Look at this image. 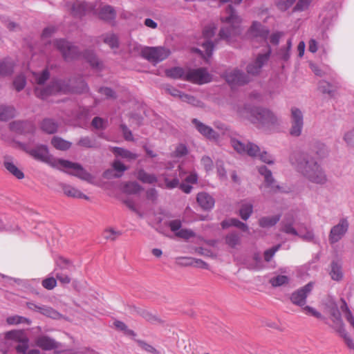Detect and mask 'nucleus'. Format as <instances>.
I'll return each instance as SVG.
<instances>
[{"mask_svg": "<svg viewBox=\"0 0 354 354\" xmlns=\"http://www.w3.org/2000/svg\"><path fill=\"white\" fill-rule=\"evenodd\" d=\"M25 151L35 160L47 163L54 168L88 182L93 180L91 174L87 172L80 164L53 158L49 153L46 145H40L35 147H27L25 148Z\"/></svg>", "mask_w": 354, "mask_h": 354, "instance_id": "nucleus-1", "label": "nucleus"}, {"mask_svg": "<svg viewBox=\"0 0 354 354\" xmlns=\"http://www.w3.org/2000/svg\"><path fill=\"white\" fill-rule=\"evenodd\" d=\"M290 161L299 172L310 183L324 185L328 182V177L322 167L315 160L309 159L303 153L294 152Z\"/></svg>", "mask_w": 354, "mask_h": 354, "instance_id": "nucleus-2", "label": "nucleus"}, {"mask_svg": "<svg viewBox=\"0 0 354 354\" xmlns=\"http://www.w3.org/2000/svg\"><path fill=\"white\" fill-rule=\"evenodd\" d=\"M237 113L261 129H270L280 124L279 118L268 109L244 104L237 107Z\"/></svg>", "mask_w": 354, "mask_h": 354, "instance_id": "nucleus-3", "label": "nucleus"}, {"mask_svg": "<svg viewBox=\"0 0 354 354\" xmlns=\"http://www.w3.org/2000/svg\"><path fill=\"white\" fill-rule=\"evenodd\" d=\"M33 80L38 86L35 88V95L41 99H46L48 95L59 93H66L70 91V86L62 80H53L46 87L43 84L49 78L48 70H44L41 73H32Z\"/></svg>", "mask_w": 354, "mask_h": 354, "instance_id": "nucleus-4", "label": "nucleus"}, {"mask_svg": "<svg viewBox=\"0 0 354 354\" xmlns=\"http://www.w3.org/2000/svg\"><path fill=\"white\" fill-rule=\"evenodd\" d=\"M55 47L62 53L66 61L74 59L83 58L88 62L93 68H100L101 63L92 50H86L80 53L77 48L65 39H57L54 41Z\"/></svg>", "mask_w": 354, "mask_h": 354, "instance_id": "nucleus-5", "label": "nucleus"}, {"mask_svg": "<svg viewBox=\"0 0 354 354\" xmlns=\"http://www.w3.org/2000/svg\"><path fill=\"white\" fill-rule=\"evenodd\" d=\"M226 16L222 17V21L229 26L222 28L219 32L221 39L225 40L229 44H232L237 40L241 32L240 26L241 18L236 15L232 5H228L225 10Z\"/></svg>", "mask_w": 354, "mask_h": 354, "instance_id": "nucleus-6", "label": "nucleus"}, {"mask_svg": "<svg viewBox=\"0 0 354 354\" xmlns=\"http://www.w3.org/2000/svg\"><path fill=\"white\" fill-rule=\"evenodd\" d=\"M295 220L292 216H286L281 223V231L287 234L300 237L305 241L317 243L313 231L304 225H301L297 230L294 227Z\"/></svg>", "mask_w": 354, "mask_h": 354, "instance_id": "nucleus-7", "label": "nucleus"}, {"mask_svg": "<svg viewBox=\"0 0 354 354\" xmlns=\"http://www.w3.org/2000/svg\"><path fill=\"white\" fill-rule=\"evenodd\" d=\"M230 143L234 149L240 154L246 153L252 157L259 155V158L262 162L268 165L274 163L272 157L266 151L260 153L259 146L254 143L248 142L245 144L236 138H231Z\"/></svg>", "mask_w": 354, "mask_h": 354, "instance_id": "nucleus-8", "label": "nucleus"}, {"mask_svg": "<svg viewBox=\"0 0 354 354\" xmlns=\"http://www.w3.org/2000/svg\"><path fill=\"white\" fill-rule=\"evenodd\" d=\"M215 30L216 27L213 24L205 26L203 30V36L197 41V44L201 46L203 50L193 48V50L198 53L206 62L210 58L214 51V44L210 39L214 35Z\"/></svg>", "mask_w": 354, "mask_h": 354, "instance_id": "nucleus-9", "label": "nucleus"}, {"mask_svg": "<svg viewBox=\"0 0 354 354\" xmlns=\"http://www.w3.org/2000/svg\"><path fill=\"white\" fill-rule=\"evenodd\" d=\"M178 78L201 85L210 82L212 80V75L205 68L185 71L182 68L178 67Z\"/></svg>", "mask_w": 354, "mask_h": 354, "instance_id": "nucleus-10", "label": "nucleus"}, {"mask_svg": "<svg viewBox=\"0 0 354 354\" xmlns=\"http://www.w3.org/2000/svg\"><path fill=\"white\" fill-rule=\"evenodd\" d=\"M8 339H12L15 342V349L18 354H40V351L36 348L29 349V339L21 331H10L6 335Z\"/></svg>", "mask_w": 354, "mask_h": 354, "instance_id": "nucleus-11", "label": "nucleus"}, {"mask_svg": "<svg viewBox=\"0 0 354 354\" xmlns=\"http://www.w3.org/2000/svg\"><path fill=\"white\" fill-rule=\"evenodd\" d=\"M170 51L162 46H145L141 49V55L150 62L156 64L165 59Z\"/></svg>", "mask_w": 354, "mask_h": 354, "instance_id": "nucleus-12", "label": "nucleus"}, {"mask_svg": "<svg viewBox=\"0 0 354 354\" xmlns=\"http://www.w3.org/2000/svg\"><path fill=\"white\" fill-rule=\"evenodd\" d=\"M290 134L294 137L299 136L304 127V115L297 107L293 106L290 109Z\"/></svg>", "mask_w": 354, "mask_h": 354, "instance_id": "nucleus-13", "label": "nucleus"}, {"mask_svg": "<svg viewBox=\"0 0 354 354\" xmlns=\"http://www.w3.org/2000/svg\"><path fill=\"white\" fill-rule=\"evenodd\" d=\"M349 228V222L346 217L341 218L337 224L335 225L330 231L328 240L331 244L339 241L347 233Z\"/></svg>", "mask_w": 354, "mask_h": 354, "instance_id": "nucleus-14", "label": "nucleus"}, {"mask_svg": "<svg viewBox=\"0 0 354 354\" xmlns=\"http://www.w3.org/2000/svg\"><path fill=\"white\" fill-rule=\"evenodd\" d=\"M259 174L263 178L264 182L261 188L263 187L270 189V192L277 193L281 192V187L277 184L275 179L272 176V171L266 166L258 167Z\"/></svg>", "mask_w": 354, "mask_h": 354, "instance_id": "nucleus-15", "label": "nucleus"}, {"mask_svg": "<svg viewBox=\"0 0 354 354\" xmlns=\"http://www.w3.org/2000/svg\"><path fill=\"white\" fill-rule=\"evenodd\" d=\"M314 286L313 282H309L304 287L292 293L290 300L295 305L303 307L306 305V298L311 292Z\"/></svg>", "mask_w": 354, "mask_h": 354, "instance_id": "nucleus-16", "label": "nucleus"}, {"mask_svg": "<svg viewBox=\"0 0 354 354\" xmlns=\"http://www.w3.org/2000/svg\"><path fill=\"white\" fill-rule=\"evenodd\" d=\"M225 78L232 86L243 85L250 82V78L239 69L226 71Z\"/></svg>", "mask_w": 354, "mask_h": 354, "instance_id": "nucleus-17", "label": "nucleus"}, {"mask_svg": "<svg viewBox=\"0 0 354 354\" xmlns=\"http://www.w3.org/2000/svg\"><path fill=\"white\" fill-rule=\"evenodd\" d=\"M197 131L209 140L216 141L219 138V134L216 132L211 127L204 124L196 118L192 121Z\"/></svg>", "mask_w": 354, "mask_h": 354, "instance_id": "nucleus-18", "label": "nucleus"}, {"mask_svg": "<svg viewBox=\"0 0 354 354\" xmlns=\"http://www.w3.org/2000/svg\"><path fill=\"white\" fill-rule=\"evenodd\" d=\"M71 265V262L63 257H59L56 260L55 277L62 284H68L71 282V278L62 272H59L58 268L60 270H67L69 269Z\"/></svg>", "mask_w": 354, "mask_h": 354, "instance_id": "nucleus-19", "label": "nucleus"}, {"mask_svg": "<svg viewBox=\"0 0 354 354\" xmlns=\"http://www.w3.org/2000/svg\"><path fill=\"white\" fill-rule=\"evenodd\" d=\"M35 344L44 351L57 349L60 346V343L46 335H40L36 337Z\"/></svg>", "mask_w": 354, "mask_h": 354, "instance_id": "nucleus-20", "label": "nucleus"}, {"mask_svg": "<svg viewBox=\"0 0 354 354\" xmlns=\"http://www.w3.org/2000/svg\"><path fill=\"white\" fill-rule=\"evenodd\" d=\"M248 34L250 37L259 39L261 41L266 42L269 30L259 22L254 21Z\"/></svg>", "mask_w": 354, "mask_h": 354, "instance_id": "nucleus-21", "label": "nucleus"}, {"mask_svg": "<svg viewBox=\"0 0 354 354\" xmlns=\"http://www.w3.org/2000/svg\"><path fill=\"white\" fill-rule=\"evenodd\" d=\"M27 306L30 310L39 312L41 314L54 319H58L61 317V314L59 312L47 306L37 305L32 302H28L27 303Z\"/></svg>", "mask_w": 354, "mask_h": 354, "instance_id": "nucleus-22", "label": "nucleus"}, {"mask_svg": "<svg viewBox=\"0 0 354 354\" xmlns=\"http://www.w3.org/2000/svg\"><path fill=\"white\" fill-rule=\"evenodd\" d=\"M270 52L259 55L257 59L248 65L247 72L251 75H257L260 73L263 66L268 62Z\"/></svg>", "mask_w": 354, "mask_h": 354, "instance_id": "nucleus-23", "label": "nucleus"}, {"mask_svg": "<svg viewBox=\"0 0 354 354\" xmlns=\"http://www.w3.org/2000/svg\"><path fill=\"white\" fill-rule=\"evenodd\" d=\"M196 201L200 207L204 210H210L214 207L215 200L208 193H198L196 197Z\"/></svg>", "mask_w": 354, "mask_h": 354, "instance_id": "nucleus-24", "label": "nucleus"}, {"mask_svg": "<svg viewBox=\"0 0 354 354\" xmlns=\"http://www.w3.org/2000/svg\"><path fill=\"white\" fill-rule=\"evenodd\" d=\"M10 129L20 134L32 132L33 127L31 122L25 121H15L10 124Z\"/></svg>", "mask_w": 354, "mask_h": 354, "instance_id": "nucleus-25", "label": "nucleus"}, {"mask_svg": "<svg viewBox=\"0 0 354 354\" xmlns=\"http://www.w3.org/2000/svg\"><path fill=\"white\" fill-rule=\"evenodd\" d=\"M59 186L64 194L68 197L84 198L86 200L88 199V197L86 195H85L80 190L73 187L71 185H68L66 183H60Z\"/></svg>", "mask_w": 354, "mask_h": 354, "instance_id": "nucleus-26", "label": "nucleus"}, {"mask_svg": "<svg viewBox=\"0 0 354 354\" xmlns=\"http://www.w3.org/2000/svg\"><path fill=\"white\" fill-rule=\"evenodd\" d=\"M198 180V176L195 173L189 174L185 178V182H183L181 184L178 183V188H180L183 192L186 194H189L191 192L192 189V185L196 184Z\"/></svg>", "mask_w": 354, "mask_h": 354, "instance_id": "nucleus-27", "label": "nucleus"}, {"mask_svg": "<svg viewBox=\"0 0 354 354\" xmlns=\"http://www.w3.org/2000/svg\"><path fill=\"white\" fill-rule=\"evenodd\" d=\"M221 225L223 229H226L230 227H236L243 232H248L249 230L248 226L245 223L234 218L225 219L221 222Z\"/></svg>", "mask_w": 354, "mask_h": 354, "instance_id": "nucleus-28", "label": "nucleus"}, {"mask_svg": "<svg viewBox=\"0 0 354 354\" xmlns=\"http://www.w3.org/2000/svg\"><path fill=\"white\" fill-rule=\"evenodd\" d=\"M3 164L6 169L17 179L24 178V173L14 164L10 157H6Z\"/></svg>", "mask_w": 354, "mask_h": 354, "instance_id": "nucleus-29", "label": "nucleus"}, {"mask_svg": "<svg viewBox=\"0 0 354 354\" xmlns=\"http://www.w3.org/2000/svg\"><path fill=\"white\" fill-rule=\"evenodd\" d=\"M281 214L274 216H263L259 221V224L261 227H271L275 225L280 220Z\"/></svg>", "mask_w": 354, "mask_h": 354, "instance_id": "nucleus-30", "label": "nucleus"}, {"mask_svg": "<svg viewBox=\"0 0 354 354\" xmlns=\"http://www.w3.org/2000/svg\"><path fill=\"white\" fill-rule=\"evenodd\" d=\"M225 240L229 247L235 248L241 244V236L238 232L232 231L225 236Z\"/></svg>", "mask_w": 354, "mask_h": 354, "instance_id": "nucleus-31", "label": "nucleus"}, {"mask_svg": "<svg viewBox=\"0 0 354 354\" xmlns=\"http://www.w3.org/2000/svg\"><path fill=\"white\" fill-rule=\"evenodd\" d=\"M14 68V63L10 58H6L0 62V75L6 76L11 75Z\"/></svg>", "mask_w": 354, "mask_h": 354, "instance_id": "nucleus-32", "label": "nucleus"}, {"mask_svg": "<svg viewBox=\"0 0 354 354\" xmlns=\"http://www.w3.org/2000/svg\"><path fill=\"white\" fill-rule=\"evenodd\" d=\"M15 115V109L11 106L0 105V120L7 121Z\"/></svg>", "mask_w": 354, "mask_h": 354, "instance_id": "nucleus-33", "label": "nucleus"}, {"mask_svg": "<svg viewBox=\"0 0 354 354\" xmlns=\"http://www.w3.org/2000/svg\"><path fill=\"white\" fill-rule=\"evenodd\" d=\"M178 99L182 102H187L188 104L197 107H202L203 106V103L201 102L199 100L196 99L195 97L183 93L178 91Z\"/></svg>", "mask_w": 354, "mask_h": 354, "instance_id": "nucleus-34", "label": "nucleus"}, {"mask_svg": "<svg viewBox=\"0 0 354 354\" xmlns=\"http://www.w3.org/2000/svg\"><path fill=\"white\" fill-rule=\"evenodd\" d=\"M330 275L333 280L339 281L342 279L343 272L342 270V265L339 263L337 261H333L331 263Z\"/></svg>", "mask_w": 354, "mask_h": 354, "instance_id": "nucleus-35", "label": "nucleus"}, {"mask_svg": "<svg viewBox=\"0 0 354 354\" xmlns=\"http://www.w3.org/2000/svg\"><path fill=\"white\" fill-rule=\"evenodd\" d=\"M113 152L118 156H120L122 158H125L128 160H135L137 158V154L123 148L114 147Z\"/></svg>", "mask_w": 354, "mask_h": 354, "instance_id": "nucleus-36", "label": "nucleus"}, {"mask_svg": "<svg viewBox=\"0 0 354 354\" xmlns=\"http://www.w3.org/2000/svg\"><path fill=\"white\" fill-rule=\"evenodd\" d=\"M252 204L244 202L241 205V208L239 209V215L243 220L247 221L252 214Z\"/></svg>", "mask_w": 354, "mask_h": 354, "instance_id": "nucleus-37", "label": "nucleus"}, {"mask_svg": "<svg viewBox=\"0 0 354 354\" xmlns=\"http://www.w3.org/2000/svg\"><path fill=\"white\" fill-rule=\"evenodd\" d=\"M100 17L104 20H112L115 17V12L113 8L111 6L102 7L100 12Z\"/></svg>", "mask_w": 354, "mask_h": 354, "instance_id": "nucleus-38", "label": "nucleus"}, {"mask_svg": "<svg viewBox=\"0 0 354 354\" xmlns=\"http://www.w3.org/2000/svg\"><path fill=\"white\" fill-rule=\"evenodd\" d=\"M41 129L50 134L54 133L57 129V124L51 119H44L41 123Z\"/></svg>", "mask_w": 354, "mask_h": 354, "instance_id": "nucleus-39", "label": "nucleus"}, {"mask_svg": "<svg viewBox=\"0 0 354 354\" xmlns=\"http://www.w3.org/2000/svg\"><path fill=\"white\" fill-rule=\"evenodd\" d=\"M141 186L136 182H129L124 185L122 191L129 194H135L140 192Z\"/></svg>", "mask_w": 354, "mask_h": 354, "instance_id": "nucleus-40", "label": "nucleus"}, {"mask_svg": "<svg viewBox=\"0 0 354 354\" xmlns=\"http://www.w3.org/2000/svg\"><path fill=\"white\" fill-rule=\"evenodd\" d=\"M77 145L86 148H97L99 147L96 139L88 136L81 138L79 140Z\"/></svg>", "mask_w": 354, "mask_h": 354, "instance_id": "nucleus-41", "label": "nucleus"}, {"mask_svg": "<svg viewBox=\"0 0 354 354\" xmlns=\"http://www.w3.org/2000/svg\"><path fill=\"white\" fill-rule=\"evenodd\" d=\"M51 143L55 148L59 150H66L69 149L71 145V142L58 137H54L51 140Z\"/></svg>", "mask_w": 354, "mask_h": 354, "instance_id": "nucleus-42", "label": "nucleus"}, {"mask_svg": "<svg viewBox=\"0 0 354 354\" xmlns=\"http://www.w3.org/2000/svg\"><path fill=\"white\" fill-rule=\"evenodd\" d=\"M103 41L109 45L112 49L118 47V39L117 36L113 33H108L102 36Z\"/></svg>", "mask_w": 354, "mask_h": 354, "instance_id": "nucleus-43", "label": "nucleus"}, {"mask_svg": "<svg viewBox=\"0 0 354 354\" xmlns=\"http://www.w3.org/2000/svg\"><path fill=\"white\" fill-rule=\"evenodd\" d=\"M160 222L172 233V235L177 236V221L160 218Z\"/></svg>", "mask_w": 354, "mask_h": 354, "instance_id": "nucleus-44", "label": "nucleus"}, {"mask_svg": "<svg viewBox=\"0 0 354 354\" xmlns=\"http://www.w3.org/2000/svg\"><path fill=\"white\" fill-rule=\"evenodd\" d=\"M138 178L145 183H153L156 181V177L153 174H149L144 170H140L138 172Z\"/></svg>", "mask_w": 354, "mask_h": 354, "instance_id": "nucleus-45", "label": "nucleus"}, {"mask_svg": "<svg viewBox=\"0 0 354 354\" xmlns=\"http://www.w3.org/2000/svg\"><path fill=\"white\" fill-rule=\"evenodd\" d=\"M72 12L75 15H83L86 9V5L84 2L75 1L72 5Z\"/></svg>", "mask_w": 354, "mask_h": 354, "instance_id": "nucleus-46", "label": "nucleus"}, {"mask_svg": "<svg viewBox=\"0 0 354 354\" xmlns=\"http://www.w3.org/2000/svg\"><path fill=\"white\" fill-rule=\"evenodd\" d=\"M289 278L285 275H277L270 279V283L274 287L281 286L288 283Z\"/></svg>", "mask_w": 354, "mask_h": 354, "instance_id": "nucleus-47", "label": "nucleus"}, {"mask_svg": "<svg viewBox=\"0 0 354 354\" xmlns=\"http://www.w3.org/2000/svg\"><path fill=\"white\" fill-rule=\"evenodd\" d=\"M188 153L189 151L185 145H178V162H180V158H185V159L189 160V162L192 161L193 156L189 155Z\"/></svg>", "mask_w": 354, "mask_h": 354, "instance_id": "nucleus-48", "label": "nucleus"}, {"mask_svg": "<svg viewBox=\"0 0 354 354\" xmlns=\"http://www.w3.org/2000/svg\"><path fill=\"white\" fill-rule=\"evenodd\" d=\"M201 164L203 167L206 172L212 171L214 168V163L212 158L208 156H203L201 159Z\"/></svg>", "mask_w": 354, "mask_h": 354, "instance_id": "nucleus-49", "label": "nucleus"}, {"mask_svg": "<svg viewBox=\"0 0 354 354\" xmlns=\"http://www.w3.org/2000/svg\"><path fill=\"white\" fill-rule=\"evenodd\" d=\"M120 231H115L113 229H107L103 232L102 236L104 239L115 241L119 236L121 235Z\"/></svg>", "mask_w": 354, "mask_h": 354, "instance_id": "nucleus-50", "label": "nucleus"}, {"mask_svg": "<svg viewBox=\"0 0 354 354\" xmlns=\"http://www.w3.org/2000/svg\"><path fill=\"white\" fill-rule=\"evenodd\" d=\"M26 77L23 74L17 75L14 80L13 84L17 91H21L26 86Z\"/></svg>", "mask_w": 354, "mask_h": 354, "instance_id": "nucleus-51", "label": "nucleus"}, {"mask_svg": "<svg viewBox=\"0 0 354 354\" xmlns=\"http://www.w3.org/2000/svg\"><path fill=\"white\" fill-rule=\"evenodd\" d=\"M188 260H189V262L186 263V264H189L190 266H194L196 268H199L207 269V270L209 269L208 264L201 259H189Z\"/></svg>", "mask_w": 354, "mask_h": 354, "instance_id": "nucleus-52", "label": "nucleus"}, {"mask_svg": "<svg viewBox=\"0 0 354 354\" xmlns=\"http://www.w3.org/2000/svg\"><path fill=\"white\" fill-rule=\"evenodd\" d=\"M113 167L114 170L119 174H115L113 176L115 177H120L122 176V172L127 169V168L124 166V165L119 160H115L113 163Z\"/></svg>", "mask_w": 354, "mask_h": 354, "instance_id": "nucleus-53", "label": "nucleus"}, {"mask_svg": "<svg viewBox=\"0 0 354 354\" xmlns=\"http://www.w3.org/2000/svg\"><path fill=\"white\" fill-rule=\"evenodd\" d=\"M318 88L323 93H326L328 95H331L333 93L332 86L328 82H319Z\"/></svg>", "mask_w": 354, "mask_h": 354, "instance_id": "nucleus-54", "label": "nucleus"}, {"mask_svg": "<svg viewBox=\"0 0 354 354\" xmlns=\"http://www.w3.org/2000/svg\"><path fill=\"white\" fill-rule=\"evenodd\" d=\"M114 326L117 329L124 331L127 335H134V332L132 330L129 329L126 324L122 322L115 321L114 322Z\"/></svg>", "mask_w": 354, "mask_h": 354, "instance_id": "nucleus-55", "label": "nucleus"}, {"mask_svg": "<svg viewBox=\"0 0 354 354\" xmlns=\"http://www.w3.org/2000/svg\"><path fill=\"white\" fill-rule=\"evenodd\" d=\"M344 140L348 147H354V128L345 133Z\"/></svg>", "mask_w": 354, "mask_h": 354, "instance_id": "nucleus-56", "label": "nucleus"}, {"mask_svg": "<svg viewBox=\"0 0 354 354\" xmlns=\"http://www.w3.org/2000/svg\"><path fill=\"white\" fill-rule=\"evenodd\" d=\"M194 236V233L190 230L180 229V224L178 221V238H183L189 239L191 237Z\"/></svg>", "mask_w": 354, "mask_h": 354, "instance_id": "nucleus-57", "label": "nucleus"}, {"mask_svg": "<svg viewBox=\"0 0 354 354\" xmlns=\"http://www.w3.org/2000/svg\"><path fill=\"white\" fill-rule=\"evenodd\" d=\"M340 335L344 338L346 345L351 349H354V342L351 338V337L348 335L346 331L344 328H341L339 330Z\"/></svg>", "mask_w": 354, "mask_h": 354, "instance_id": "nucleus-58", "label": "nucleus"}, {"mask_svg": "<svg viewBox=\"0 0 354 354\" xmlns=\"http://www.w3.org/2000/svg\"><path fill=\"white\" fill-rule=\"evenodd\" d=\"M106 121L100 117H95L92 120V126L97 129H104L106 128Z\"/></svg>", "mask_w": 354, "mask_h": 354, "instance_id": "nucleus-59", "label": "nucleus"}, {"mask_svg": "<svg viewBox=\"0 0 354 354\" xmlns=\"http://www.w3.org/2000/svg\"><path fill=\"white\" fill-rule=\"evenodd\" d=\"M303 310L305 312L306 315H312L318 319H323V317L319 312L317 311L315 308L309 306L305 305L304 306H303Z\"/></svg>", "mask_w": 354, "mask_h": 354, "instance_id": "nucleus-60", "label": "nucleus"}, {"mask_svg": "<svg viewBox=\"0 0 354 354\" xmlns=\"http://www.w3.org/2000/svg\"><path fill=\"white\" fill-rule=\"evenodd\" d=\"M312 0H299L295 7V11H303L307 9Z\"/></svg>", "mask_w": 354, "mask_h": 354, "instance_id": "nucleus-61", "label": "nucleus"}, {"mask_svg": "<svg viewBox=\"0 0 354 354\" xmlns=\"http://www.w3.org/2000/svg\"><path fill=\"white\" fill-rule=\"evenodd\" d=\"M57 285V281L54 277L45 279L42 281V286L48 290L53 289Z\"/></svg>", "mask_w": 354, "mask_h": 354, "instance_id": "nucleus-62", "label": "nucleus"}, {"mask_svg": "<svg viewBox=\"0 0 354 354\" xmlns=\"http://www.w3.org/2000/svg\"><path fill=\"white\" fill-rule=\"evenodd\" d=\"M295 2V0H284L277 3V8L281 10H286L290 8Z\"/></svg>", "mask_w": 354, "mask_h": 354, "instance_id": "nucleus-63", "label": "nucleus"}, {"mask_svg": "<svg viewBox=\"0 0 354 354\" xmlns=\"http://www.w3.org/2000/svg\"><path fill=\"white\" fill-rule=\"evenodd\" d=\"M27 321L26 318L18 315L10 316L7 318L8 324H18Z\"/></svg>", "mask_w": 354, "mask_h": 354, "instance_id": "nucleus-64", "label": "nucleus"}]
</instances>
